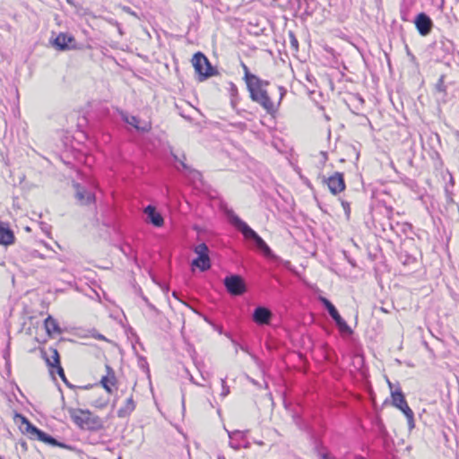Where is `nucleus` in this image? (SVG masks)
<instances>
[{"mask_svg":"<svg viewBox=\"0 0 459 459\" xmlns=\"http://www.w3.org/2000/svg\"><path fill=\"white\" fill-rule=\"evenodd\" d=\"M227 215L230 222L237 228L243 236L247 239H253L256 247L261 249L265 255L271 254V249L264 239L253 230L245 221H243L238 215L232 211H228Z\"/></svg>","mask_w":459,"mask_h":459,"instance_id":"f257e3e1","label":"nucleus"},{"mask_svg":"<svg viewBox=\"0 0 459 459\" xmlns=\"http://www.w3.org/2000/svg\"><path fill=\"white\" fill-rule=\"evenodd\" d=\"M68 412L73 421L81 429L97 430L103 426L100 418L93 415L90 411L71 408Z\"/></svg>","mask_w":459,"mask_h":459,"instance_id":"f03ea898","label":"nucleus"},{"mask_svg":"<svg viewBox=\"0 0 459 459\" xmlns=\"http://www.w3.org/2000/svg\"><path fill=\"white\" fill-rule=\"evenodd\" d=\"M267 82L258 81L257 83H254L247 87L251 99L259 103L268 113L275 111L274 105L267 94V91L263 88L264 85H267Z\"/></svg>","mask_w":459,"mask_h":459,"instance_id":"7ed1b4c3","label":"nucleus"},{"mask_svg":"<svg viewBox=\"0 0 459 459\" xmlns=\"http://www.w3.org/2000/svg\"><path fill=\"white\" fill-rule=\"evenodd\" d=\"M392 404L403 411L407 419L409 429L411 430L415 427L414 413L409 407L403 394L400 389L391 391Z\"/></svg>","mask_w":459,"mask_h":459,"instance_id":"20e7f679","label":"nucleus"},{"mask_svg":"<svg viewBox=\"0 0 459 459\" xmlns=\"http://www.w3.org/2000/svg\"><path fill=\"white\" fill-rule=\"evenodd\" d=\"M21 419L22 424L20 426L21 430L30 436V438H36L47 444L56 445V441L55 438L48 435L47 433L39 430L33 426L25 417L17 415Z\"/></svg>","mask_w":459,"mask_h":459,"instance_id":"39448f33","label":"nucleus"},{"mask_svg":"<svg viewBox=\"0 0 459 459\" xmlns=\"http://www.w3.org/2000/svg\"><path fill=\"white\" fill-rule=\"evenodd\" d=\"M194 252L197 255L192 263V270L198 268L201 272H205L211 268V259L209 256V248L206 244L201 243L194 247Z\"/></svg>","mask_w":459,"mask_h":459,"instance_id":"423d86ee","label":"nucleus"},{"mask_svg":"<svg viewBox=\"0 0 459 459\" xmlns=\"http://www.w3.org/2000/svg\"><path fill=\"white\" fill-rule=\"evenodd\" d=\"M192 64L195 71L199 75L200 81H203L214 74V69L211 65L207 57L201 52L195 53L192 58Z\"/></svg>","mask_w":459,"mask_h":459,"instance_id":"0eeeda50","label":"nucleus"},{"mask_svg":"<svg viewBox=\"0 0 459 459\" xmlns=\"http://www.w3.org/2000/svg\"><path fill=\"white\" fill-rule=\"evenodd\" d=\"M320 300L324 304L325 308L327 309L330 316L334 320L339 331L343 334H351L352 333L351 328L342 318V316L339 315L335 307L326 298L321 297Z\"/></svg>","mask_w":459,"mask_h":459,"instance_id":"6e6552de","label":"nucleus"},{"mask_svg":"<svg viewBox=\"0 0 459 459\" xmlns=\"http://www.w3.org/2000/svg\"><path fill=\"white\" fill-rule=\"evenodd\" d=\"M223 283L228 292L233 296L242 295L247 290L243 278L238 274L225 277Z\"/></svg>","mask_w":459,"mask_h":459,"instance_id":"1a4fd4ad","label":"nucleus"},{"mask_svg":"<svg viewBox=\"0 0 459 459\" xmlns=\"http://www.w3.org/2000/svg\"><path fill=\"white\" fill-rule=\"evenodd\" d=\"M325 182L327 184L330 192L334 195L345 189L343 174L341 172H334Z\"/></svg>","mask_w":459,"mask_h":459,"instance_id":"9d476101","label":"nucleus"},{"mask_svg":"<svg viewBox=\"0 0 459 459\" xmlns=\"http://www.w3.org/2000/svg\"><path fill=\"white\" fill-rule=\"evenodd\" d=\"M121 116L126 123L134 126L139 132L147 133L152 129V122L150 120L141 121L137 117L130 116L124 112L121 113Z\"/></svg>","mask_w":459,"mask_h":459,"instance_id":"9b49d317","label":"nucleus"},{"mask_svg":"<svg viewBox=\"0 0 459 459\" xmlns=\"http://www.w3.org/2000/svg\"><path fill=\"white\" fill-rule=\"evenodd\" d=\"M416 29L421 36H427L430 33L433 27V22L425 13H419L414 20Z\"/></svg>","mask_w":459,"mask_h":459,"instance_id":"f8f14e48","label":"nucleus"},{"mask_svg":"<svg viewBox=\"0 0 459 459\" xmlns=\"http://www.w3.org/2000/svg\"><path fill=\"white\" fill-rule=\"evenodd\" d=\"M75 198L81 205H89L95 202V195L78 183L74 184Z\"/></svg>","mask_w":459,"mask_h":459,"instance_id":"ddd939ff","label":"nucleus"},{"mask_svg":"<svg viewBox=\"0 0 459 459\" xmlns=\"http://www.w3.org/2000/svg\"><path fill=\"white\" fill-rule=\"evenodd\" d=\"M46 362L50 368H56L57 373L60 377L66 383L64 369L60 366L59 354L54 348H49L48 351H45Z\"/></svg>","mask_w":459,"mask_h":459,"instance_id":"4468645a","label":"nucleus"},{"mask_svg":"<svg viewBox=\"0 0 459 459\" xmlns=\"http://www.w3.org/2000/svg\"><path fill=\"white\" fill-rule=\"evenodd\" d=\"M74 38L66 33H59L54 39V46L59 50H67L74 48Z\"/></svg>","mask_w":459,"mask_h":459,"instance_id":"2eb2a0df","label":"nucleus"},{"mask_svg":"<svg viewBox=\"0 0 459 459\" xmlns=\"http://www.w3.org/2000/svg\"><path fill=\"white\" fill-rule=\"evenodd\" d=\"M144 213L147 215V220L155 227H161L164 224L163 217L156 211L152 205H148L144 208Z\"/></svg>","mask_w":459,"mask_h":459,"instance_id":"dca6fc26","label":"nucleus"},{"mask_svg":"<svg viewBox=\"0 0 459 459\" xmlns=\"http://www.w3.org/2000/svg\"><path fill=\"white\" fill-rule=\"evenodd\" d=\"M272 317L271 311L264 307H258L253 314L254 321L258 325H267Z\"/></svg>","mask_w":459,"mask_h":459,"instance_id":"f3484780","label":"nucleus"},{"mask_svg":"<svg viewBox=\"0 0 459 459\" xmlns=\"http://www.w3.org/2000/svg\"><path fill=\"white\" fill-rule=\"evenodd\" d=\"M13 231L0 223V245L7 246L13 244Z\"/></svg>","mask_w":459,"mask_h":459,"instance_id":"a211bd4d","label":"nucleus"},{"mask_svg":"<svg viewBox=\"0 0 459 459\" xmlns=\"http://www.w3.org/2000/svg\"><path fill=\"white\" fill-rule=\"evenodd\" d=\"M106 368L108 370V375L102 377L100 382H101L102 386L107 390V392L108 394H111L112 393L111 387L115 385L116 378H115V375H114V372L111 369V368L109 366H107Z\"/></svg>","mask_w":459,"mask_h":459,"instance_id":"6ab92c4d","label":"nucleus"},{"mask_svg":"<svg viewBox=\"0 0 459 459\" xmlns=\"http://www.w3.org/2000/svg\"><path fill=\"white\" fill-rule=\"evenodd\" d=\"M135 409V403L133 397L126 399V403L117 411V416L119 418L128 417Z\"/></svg>","mask_w":459,"mask_h":459,"instance_id":"aec40b11","label":"nucleus"},{"mask_svg":"<svg viewBox=\"0 0 459 459\" xmlns=\"http://www.w3.org/2000/svg\"><path fill=\"white\" fill-rule=\"evenodd\" d=\"M44 325H45L46 331L49 335L61 333V330H60V327H59L57 322L50 316H48L45 319Z\"/></svg>","mask_w":459,"mask_h":459,"instance_id":"412c9836","label":"nucleus"},{"mask_svg":"<svg viewBox=\"0 0 459 459\" xmlns=\"http://www.w3.org/2000/svg\"><path fill=\"white\" fill-rule=\"evenodd\" d=\"M242 68L244 70V78L247 87L253 85L254 83H257V82L260 81L256 75L250 74L248 67L245 64H242Z\"/></svg>","mask_w":459,"mask_h":459,"instance_id":"4be33fe9","label":"nucleus"},{"mask_svg":"<svg viewBox=\"0 0 459 459\" xmlns=\"http://www.w3.org/2000/svg\"><path fill=\"white\" fill-rule=\"evenodd\" d=\"M230 394V386L227 385L225 378H221V396L225 398Z\"/></svg>","mask_w":459,"mask_h":459,"instance_id":"5701e85b","label":"nucleus"},{"mask_svg":"<svg viewBox=\"0 0 459 459\" xmlns=\"http://www.w3.org/2000/svg\"><path fill=\"white\" fill-rule=\"evenodd\" d=\"M436 90L441 93H444L446 91V86L444 83V76L443 75L439 78L438 82H437Z\"/></svg>","mask_w":459,"mask_h":459,"instance_id":"b1692460","label":"nucleus"},{"mask_svg":"<svg viewBox=\"0 0 459 459\" xmlns=\"http://www.w3.org/2000/svg\"><path fill=\"white\" fill-rule=\"evenodd\" d=\"M342 206L346 213L347 216L350 214V204L346 201H342Z\"/></svg>","mask_w":459,"mask_h":459,"instance_id":"393cba45","label":"nucleus"},{"mask_svg":"<svg viewBox=\"0 0 459 459\" xmlns=\"http://www.w3.org/2000/svg\"><path fill=\"white\" fill-rule=\"evenodd\" d=\"M122 9L124 12H126L133 16H136V13L134 11H132L130 7L123 6Z\"/></svg>","mask_w":459,"mask_h":459,"instance_id":"a878e982","label":"nucleus"},{"mask_svg":"<svg viewBox=\"0 0 459 459\" xmlns=\"http://www.w3.org/2000/svg\"><path fill=\"white\" fill-rule=\"evenodd\" d=\"M278 90L280 91V98L281 100L283 96L286 94V89L282 86H279Z\"/></svg>","mask_w":459,"mask_h":459,"instance_id":"bb28decb","label":"nucleus"},{"mask_svg":"<svg viewBox=\"0 0 459 459\" xmlns=\"http://www.w3.org/2000/svg\"><path fill=\"white\" fill-rule=\"evenodd\" d=\"M290 38H291V45L297 48L298 41L292 33L290 34Z\"/></svg>","mask_w":459,"mask_h":459,"instance_id":"cd10ccee","label":"nucleus"},{"mask_svg":"<svg viewBox=\"0 0 459 459\" xmlns=\"http://www.w3.org/2000/svg\"><path fill=\"white\" fill-rule=\"evenodd\" d=\"M174 157H175V159H176L177 160H178V161L180 162V164H181V166L183 167V169H189L188 166L184 162V160H179V159H178V157H177V156H175V155H174Z\"/></svg>","mask_w":459,"mask_h":459,"instance_id":"c85d7f7f","label":"nucleus"},{"mask_svg":"<svg viewBox=\"0 0 459 459\" xmlns=\"http://www.w3.org/2000/svg\"><path fill=\"white\" fill-rule=\"evenodd\" d=\"M446 192L447 201L448 202H453V198L451 196V193L447 189L446 190Z\"/></svg>","mask_w":459,"mask_h":459,"instance_id":"c756f323","label":"nucleus"},{"mask_svg":"<svg viewBox=\"0 0 459 459\" xmlns=\"http://www.w3.org/2000/svg\"><path fill=\"white\" fill-rule=\"evenodd\" d=\"M229 433V437L231 439L233 438V436L234 435H237V434H240L239 431H236V432H228Z\"/></svg>","mask_w":459,"mask_h":459,"instance_id":"7c9ffc66","label":"nucleus"},{"mask_svg":"<svg viewBox=\"0 0 459 459\" xmlns=\"http://www.w3.org/2000/svg\"><path fill=\"white\" fill-rule=\"evenodd\" d=\"M143 299L145 300V302L147 303V305H148L152 309H155V307H154L152 304H150V303L148 302V299H147L146 298H143Z\"/></svg>","mask_w":459,"mask_h":459,"instance_id":"2f4dec72","label":"nucleus"},{"mask_svg":"<svg viewBox=\"0 0 459 459\" xmlns=\"http://www.w3.org/2000/svg\"><path fill=\"white\" fill-rule=\"evenodd\" d=\"M321 459H330V458H328L326 454H322Z\"/></svg>","mask_w":459,"mask_h":459,"instance_id":"473e14b6","label":"nucleus"},{"mask_svg":"<svg viewBox=\"0 0 459 459\" xmlns=\"http://www.w3.org/2000/svg\"><path fill=\"white\" fill-rule=\"evenodd\" d=\"M321 459H330V458H328L326 454H322Z\"/></svg>","mask_w":459,"mask_h":459,"instance_id":"72a5a7b5","label":"nucleus"},{"mask_svg":"<svg viewBox=\"0 0 459 459\" xmlns=\"http://www.w3.org/2000/svg\"><path fill=\"white\" fill-rule=\"evenodd\" d=\"M321 459H330V458H328L326 454H322Z\"/></svg>","mask_w":459,"mask_h":459,"instance_id":"f704fd0d","label":"nucleus"},{"mask_svg":"<svg viewBox=\"0 0 459 459\" xmlns=\"http://www.w3.org/2000/svg\"><path fill=\"white\" fill-rule=\"evenodd\" d=\"M387 384H388V386L390 387V389L392 390L393 385L388 379H387Z\"/></svg>","mask_w":459,"mask_h":459,"instance_id":"c9c22d12","label":"nucleus"},{"mask_svg":"<svg viewBox=\"0 0 459 459\" xmlns=\"http://www.w3.org/2000/svg\"><path fill=\"white\" fill-rule=\"evenodd\" d=\"M230 446H231V447H233L234 449H238V447H239L238 446H234V445H233V444H231V443H230Z\"/></svg>","mask_w":459,"mask_h":459,"instance_id":"e433bc0d","label":"nucleus"},{"mask_svg":"<svg viewBox=\"0 0 459 459\" xmlns=\"http://www.w3.org/2000/svg\"><path fill=\"white\" fill-rule=\"evenodd\" d=\"M450 182H451V184H454V179H453L452 176L450 177Z\"/></svg>","mask_w":459,"mask_h":459,"instance_id":"4c0bfd02","label":"nucleus"},{"mask_svg":"<svg viewBox=\"0 0 459 459\" xmlns=\"http://www.w3.org/2000/svg\"><path fill=\"white\" fill-rule=\"evenodd\" d=\"M182 404H183V407H185V399H184V397L182 398Z\"/></svg>","mask_w":459,"mask_h":459,"instance_id":"58836bf2","label":"nucleus"},{"mask_svg":"<svg viewBox=\"0 0 459 459\" xmlns=\"http://www.w3.org/2000/svg\"><path fill=\"white\" fill-rule=\"evenodd\" d=\"M0 459H4L2 455H0Z\"/></svg>","mask_w":459,"mask_h":459,"instance_id":"ea45409f","label":"nucleus"}]
</instances>
